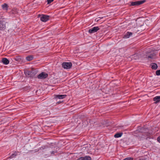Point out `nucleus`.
I'll use <instances>...</instances> for the list:
<instances>
[{
	"instance_id": "f257e3e1",
	"label": "nucleus",
	"mask_w": 160,
	"mask_h": 160,
	"mask_svg": "<svg viewBox=\"0 0 160 160\" xmlns=\"http://www.w3.org/2000/svg\"><path fill=\"white\" fill-rule=\"evenodd\" d=\"M72 66V63L71 62H64L62 64V67L65 69H70Z\"/></svg>"
},
{
	"instance_id": "f03ea898",
	"label": "nucleus",
	"mask_w": 160,
	"mask_h": 160,
	"mask_svg": "<svg viewBox=\"0 0 160 160\" xmlns=\"http://www.w3.org/2000/svg\"><path fill=\"white\" fill-rule=\"evenodd\" d=\"M48 76V74L45 72H42L37 76V78L39 79H43L46 78Z\"/></svg>"
},
{
	"instance_id": "7ed1b4c3",
	"label": "nucleus",
	"mask_w": 160,
	"mask_h": 160,
	"mask_svg": "<svg viewBox=\"0 0 160 160\" xmlns=\"http://www.w3.org/2000/svg\"><path fill=\"white\" fill-rule=\"evenodd\" d=\"M6 22L4 20H0V30H4L6 28Z\"/></svg>"
},
{
	"instance_id": "20e7f679",
	"label": "nucleus",
	"mask_w": 160,
	"mask_h": 160,
	"mask_svg": "<svg viewBox=\"0 0 160 160\" xmlns=\"http://www.w3.org/2000/svg\"><path fill=\"white\" fill-rule=\"evenodd\" d=\"M99 29V27L98 26L94 27L88 30V32L90 33H94L96 32Z\"/></svg>"
},
{
	"instance_id": "39448f33",
	"label": "nucleus",
	"mask_w": 160,
	"mask_h": 160,
	"mask_svg": "<svg viewBox=\"0 0 160 160\" xmlns=\"http://www.w3.org/2000/svg\"><path fill=\"white\" fill-rule=\"evenodd\" d=\"M49 16L42 15L40 17V20L42 22H46L49 20Z\"/></svg>"
},
{
	"instance_id": "423d86ee",
	"label": "nucleus",
	"mask_w": 160,
	"mask_h": 160,
	"mask_svg": "<svg viewBox=\"0 0 160 160\" xmlns=\"http://www.w3.org/2000/svg\"><path fill=\"white\" fill-rule=\"evenodd\" d=\"M144 2V1H138L134 2H131V5L133 6L137 5H139L143 3Z\"/></svg>"
},
{
	"instance_id": "0eeeda50",
	"label": "nucleus",
	"mask_w": 160,
	"mask_h": 160,
	"mask_svg": "<svg viewBox=\"0 0 160 160\" xmlns=\"http://www.w3.org/2000/svg\"><path fill=\"white\" fill-rule=\"evenodd\" d=\"M66 96V95H56L55 96V98H58L59 99H62L65 98Z\"/></svg>"
},
{
	"instance_id": "6e6552de",
	"label": "nucleus",
	"mask_w": 160,
	"mask_h": 160,
	"mask_svg": "<svg viewBox=\"0 0 160 160\" xmlns=\"http://www.w3.org/2000/svg\"><path fill=\"white\" fill-rule=\"evenodd\" d=\"M153 100L154 102V103L157 104L160 102V96H157L154 98Z\"/></svg>"
},
{
	"instance_id": "1a4fd4ad",
	"label": "nucleus",
	"mask_w": 160,
	"mask_h": 160,
	"mask_svg": "<svg viewBox=\"0 0 160 160\" xmlns=\"http://www.w3.org/2000/svg\"><path fill=\"white\" fill-rule=\"evenodd\" d=\"M80 160H91V158L89 156H86L79 158Z\"/></svg>"
},
{
	"instance_id": "9d476101",
	"label": "nucleus",
	"mask_w": 160,
	"mask_h": 160,
	"mask_svg": "<svg viewBox=\"0 0 160 160\" xmlns=\"http://www.w3.org/2000/svg\"><path fill=\"white\" fill-rule=\"evenodd\" d=\"M132 33L131 32H128L124 35L123 38H129L132 35Z\"/></svg>"
},
{
	"instance_id": "9b49d317",
	"label": "nucleus",
	"mask_w": 160,
	"mask_h": 160,
	"mask_svg": "<svg viewBox=\"0 0 160 160\" xmlns=\"http://www.w3.org/2000/svg\"><path fill=\"white\" fill-rule=\"evenodd\" d=\"M2 62L5 65H7L9 62V61L6 58H4L2 59Z\"/></svg>"
},
{
	"instance_id": "f8f14e48",
	"label": "nucleus",
	"mask_w": 160,
	"mask_h": 160,
	"mask_svg": "<svg viewBox=\"0 0 160 160\" xmlns=\"http://www.w3.org/2000/svg\"><path fill=\"white\" fill-rule=\"evenodd\" d=\"M151 68L153 69H156L158 67L157 64L155 63H152L151 64Z\"/></svg>"
},
{
	"instance_id": "ddd939ff",
	"label": "nucleus",
	"mask_w": 160,
	"mask_h": 160,
	"mask_svg": "<svg viewBox=\"0 0 160 160\" xmlns=\"http://www.w3.org/2000/svg\"><path fill=\"white\" fill-rule=\"evenodd\" d=\"M2 8L3 10L7 11L8 10V6L6 3H4L2 5Z\"/></svg>"
},
{
	"instance_id": "4468645a",
	"label": "nucleus",
	"mask_w": 160,
	"mask_h": 160,
	"mask_svg": "<svg viewBox=\"0 0 160 160\" xmlns=\"http://www.w3.org/2000/svg\"><path fill=\"white\" fill-rule=\"evenodd\" d=\"M148 58H151L152 59H154L156 58L155 54L154 53H152L150 54V55L148 56Z\"/></svg>"
},
{
	"instance_id": "2eb2a0df",
	"label": "nucleus",
	"mask_w": 160,
	"mask_h": 160,
	"mask_svg": "<svg viewBox=\"0 0 160 160\" xmlns=\"http://www.w3.org/2000/svg\"><path fill=\"white\" fill-rule=\"evenodd\" d=\"M32 72L30 71H26L24 72V73L26 76L27 77H29L30 76Z\"/></svg>"
},
{
	"instance_id": "dca6fc26",
	"label": "nucleus",
	"mask_w": 160,
	"mask_h": 160,
	"mask_svg": "<svg viewBox=\"0 0 160 160\" xmlns=\"http://www.w3.org/2000/svg\"><path fill=\"white\" fill-rule=\"evenodd\" d=\"M122 135V133H117L114 135L115 138H118L121 137Z\"/></svg>"
},
{
	"instance_id": "f3484780",
	"label": "nucleus",
	"mask_w": 160,
	"mask_h": 160,
	"mask_svg": "<svg viewBox=\"0 0 160 160\" xmlns=\"http://www.w3.org/2000/svg\"><path fill=\"white\" fill-rule=\"evenodd\" d=\"M33 59V57L32 56H28L26 57V59L28 61H30L32 60Z\"/></svg>"
},
{
	"instance_id": "a211bd4d",
	"label": "nucleus",
	"mask_w": 160,
	"mask_h": 160,
	"mask_svg": "<svg viewBox=\"0 0 160 160\" xmlns=\"http://www.w3.org/2000/svg\"><path fill=\"white\" fill-rule=\"evenodd\" d=\"M17 153L16 152L11 155L10 158H14L17 155Z\"/></svg>"
},
{
	"instance_id": "6ab92c4d",
	"label": "nucleus",
	"mask_w": 160,
	"mask_h": 160,
	"mask_svg": "<svg viewBox=\"0 0 160 160\" xmlns=\"http://www.w3.org/2000/svg\"><path fill=\"white\" fill-rule=\"evenodd\" d=\"M133 158L131 157H128L124 158L123 160H133Z\"/></svg>"
},
{
	"instance_id": "aec40b11",
	"label": "nucleus",
	"mask_w": 160,
	"mask_h": 160,
	"mask_svg": "<svg viewBox=\"0 0 160 160\" xmlns=\"http://www.w3.org/2000/svg\"><path fill=\"white\" fill-rule=\"evenodd\" d=\"M156 74L158 76L160 75V69L157 70L156 72Z\"/></svg>"
},
{
	"instance_id": "412c9836",
	"label": "nucleus",
	"mask_w": 160,
	"mask_h": 160,
	"mask_svg": "<svg viewBox=\"0 0 160 160\" xmlns=\"http://www.w3.org/2000/svg\"><path fill=\"white\" fill-rule=\"evenodd\" d=\"M54 0H47V2L48 4H49L52 2Z\"/></svg>"
},
{
	"instance_id": "4be33fe9",
	"label": "nucleus",
	"mask_w": 160,
	"mask_h": 160,
	"mask_svg": "<svg viewBox=\"0 0 160 160\" xmlns=\"http://www.w3.org/2000/svg\"><path fill=\"white\" fill-rule=\"evenodd\" d=\"M158 141L160 142V137H158L157 138Z\"/></svg>"
},
{
	"instance_id": "5701e85b",
	"label": "nucleus",
	"mask_w": 160,
	"mask_h": 160,
	"mask_svg": "<svg viewBox=\"0 0 160 160\" xmlns=\"http://www.w3.org/2000/svg\"><path fill=\"white\" fill-rule=\"evenodd\" d=\"M1 124V123H0V124Z\"/></svg>"
}]
</instances>
